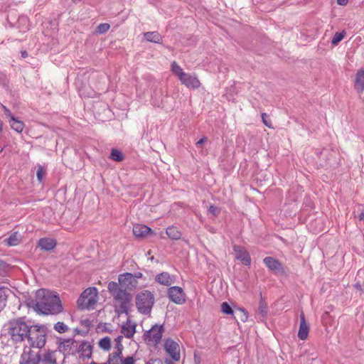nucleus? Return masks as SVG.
Returning <instances> with one entry per match:
<instances>
[{
    "label": "nucleus",
    "instance_id": "f257e3e1",
    "mask_svg": "<svg viewBox=\"0 0 364 364\" xmlns=\"http://www.w3.org/2000/svg\"><path fill=\"white\" fill-rule=\"evenodd\" d=\"M35 308L44 314H57L63 310L59 297L43 289L36 293Z\"/></svg>",
    "mask_w": 364,
    "mask_h": 364
},
{
    "label": "nucleus",
    "instance_id": "f03ea898",
    "mask_svg": "<svg viewBox=\"0 0 364 364\" xmlns=\"http://www.w3.org/2000/svg\"><path fill=\"white\" fill-rule=\"evenodd\" d=\"M29 326L21 318L11 320L7 325V333L14 343H22L27 336Z\"/></svg>",
    "mask_w": 364,
    "mask_h": 364
},
{
    "label": "nucleus",
    "instance_id": "7ed1b4c3",
    "mask_svg": "<svg viewBox=\"0 0 364 364\" xmlns=\"http://www.w3.org/2000/svg\"><path fill=\"white\" fill-rule=\"evenodd\" d=\"M26 339L31 348H43L47 340V329L43 325H31L28 327Z\"/></svg>",
    "mask_w": 364,
    "mask_h": 364
},
{
    "label": "nucleus",
    "instance_id": "20e7f679",
    "mask_svg": "<svg viewBox=\"0 0 364 364\" xmlns=\"http://www.w3.org/2000/svg\"><path fill=\"white\" fill-rule=\"evenodd\" d=\"M171 70L181 84L184 85L188 89L198 90L200 88L201 83L197 76L184 72L176 61L171 63Z\"/></svg>",
    "mask_w": 364,
    "mask_h": 364
},
{
    "label": "nucleus",
    "instance_id": "39448f33",
    "mask_svg": "<svg viewBox=\"0 0 364 364\" xmlns=\"http://www.w3.org/2000/svg\"><path fill=\"white\" fill-rule=\"evenodd\" d=\"M98 290L96 287H88L79 296L77 304L81 309H95L98 301Z\"/></svg>",
    "mask_w": 364,
    "mask_h": 364
},
{
    "label": "nucleus",
    "instance_id": "423d86ee",
    "mask_svg": "<svg viewBox=\"0 0 364 364\" xmlns=\"http://www.w3.org/2000/svg\"><path fill=\"white\" fill-rule=\"evenodd\" d=\"M132 296L126 290L117 293L113 297L115 312L119 316L122 314H128L132 306Z\"/></svg>",
    "mask_w": 364,
    "mask_h": 364
},
{
    "label": "nucleus",
    "instance_id": "0eeeda50",
    "mask_svg": "<svg viewBox=\"0 0 364 364\" xmlns=\"http://www.w3.org/2000/svg\"><path fill=\"white\" fill-rule=\"evenodd\" d=\"M154 304V295L148 290H144L139 292L136 296V305L138 311L141 314H149L151 311Z\"/></svg>",
    "mask_w": 364,
    "mask_h": 364
},
{
    "label": "nucleus",
    "instance_id": "6e6552de",
    "mask_svg": "<svg viewBox=\"0 0 364 364\" xmlns=\"http://www.w3.org/2000/svg\"><path fill=\"white\" fill-rule=\"evenodd\" d=\"M164 332L163 325H154L144 333V341L148 345L156 346L160 343Z\"/></svg>",
    "mask_w": 364,
    "mask_h": 364
},
{
    "label": "nucleus",
    "instance_id": "1a4fd4ad",
    "mask_svg": "<svg viewBox=\"0 0 364 364\" xmlns=\"http://www.w3.org/2000/svg\"><path fill=\"white\" fill-rule=\"evenodd\" d=\"M41 355L33 350L31 346H24L20 356L19 364H39Z\"/></svg>",
    "mask_w": 364,
    "mask_h": 364
},
{
    "label": "nucleus",
    "instance_id": "9d476101",
    "mask_svg": "<svg viewBox=\"0 0 364 364\" xmlns=\"http://www.w3.org/2000/svg\"><path fill=\"white\" fill-rule=\"evenodd\" d=\"M141 277V273L136 274H132L128 272L121 274L118 277L119 284L127 289L132 290L138 286L137 279Z\"/></svg>",
    "mask_w": 364,
    "mask_h": 364
},
{
    "label": "nucleus",
    "instance_id": "9b49d317",
    "mask_svg": "<svg viewBox=\"0 0 364 364\" xmlns=\"http://www.w3.org/2000/svg\"><path fill=\"white\" fill-rule=\"evenodd\" d=\"M164 349L173 361L178 362L181 360V348L178 341L172 338L166 339Z\"/></svg>",
    "mask_w": 364,
    "mask_h": 364
},
{
    "label": "nucleus",
    "instance_id": "f8f14e48",
    "mask_svg": "<svg viewBox=\"0 0 364 364\" xmlns=\"http://www.w3.org/2000/svg\"><path fill=\"white\" fill-rule=\"evenodd\" d=\"M168 295L169 299L176 304H183L186 301V294L180 287H170L168 290Z\"/></svg>",
    "mask_w": 364,
    "mask_h": 364
},
{
    "label": "nucleus",
    "instance_id": "ddd939ff",
    "mask_svg": "<svg viewBox=\"0 0 364 364\" xmlns=\"http://www.w3.org/2000/svg\"><path fill=\"white\" fill-rule=\"evenodd\" d=\"M233 250L235 251V257L237 259L240 260L244 265H250V256L245 247L235 245L234 246Z\"/></svg>",
    "mask_w": 364,
    "mask_h": 364
},
{
    "label": "nucleus",
    "instance_id": "4468645a",
    "mask_svg": "<svg viewBox=\"0 0 364 364\" xmlns=\"http://www.w3.org/2000/svg\"><path fill=\"white\" fill-rule=\"evenodd\" d=\"M264 264L267 268L274 272H284V269L282 264L277 259L272 257H267L263 259Z\"/></svg>",
    "mask_w": 364,
    "mask_h": 364
},
{
    "label": "nucleus",
    "instance_id": "2eb2a0df",
    "mask_svg": "<svg viewBox=\"0 0 364 364\" xmlns=\"http://www.w3.org/2000/svg\"><path fill=\"white\" fill-rule=\"evenodd\" d=\"M136 324L129 318L122 325L121 333L127 338H132L136 333Z\"/></svg>",
    "mask_w": 364,
    "mask_h": 364
},
{
    "label": "nucleus",
    "instance_id": "dca6fc26",
    "mask_svg": "<svg viewBox=\"0 0 364 364\" xmlns=\"http://www.w3.org/2000/svg\"><path fill=\"white\" fill-rule=\"evenodd\" d=\"M60 353L57 350H48L41 356L42 364H58L57 360L60 355Z\"/></svg>",
    "mask_w": 364,
    "mask_h": 364
},
{
    "label": "nucleus",
    "instance_id": "f3484780",
    "mask_svg": "<svg viewBox=\"0 0 364 364\" xmlns=\"http://www.w3.org/2000/svg\"><path fill=\"white\" fill-rule=\"evenodd\" d=\"M309 333V325L305 319V316L303 312L300 314V325L298 332V337L302 341L307 339Z\"/></svg>",
    "mask_w": 364,
    "mask_h": 364
},
{
    "label": "nucleus",
    "instance_id": "a211bd4d",
    "mask_svg": "<svg viewBox=\"0 0 364 364\" xmlns=\"http://www.w3.org/2000/svg\"><path fill=\"white\" fill-rule=\"evenodd\" d=\"M133 234L137 238H144L152 233V230L148 226L142 224H136L133 227Z\"/></svg>",
    "mask_w": 364,
    "mask_h": 364
},
{
    "label": "nucleus",
    "instance_id": "6ab92c4d",
    "mask_svg": "<svg viewBox=\"0 0 364 364\" xmlns=\"http://www.w3.org/2000/svg\"><path fill=\"white\" fill-rule=\"evenodd\" d=\"M57 245L55 240L50 237L41 238L38 240V245L42 250L45 251L53 250Z\"/></svg>",
    "mask_w": 364,
    "mask_h": 364
},
{
    "label": "nucleus",
    "instance_id": "aec40b11",
    "mask_svg": "<svg viewBox=\"0 0 364 364\" xmlns=\"http://www.w3.org/2000/svg\"><path fill=\"white\" fill-rule=\"evenodd\" d=\"M155 280L164 286H170L174 282V277L168 272H162L156 276Z\"/></svg>",
    "mask_w": 364,
    "mask_h": 364
},
{
    "label": "nucleus",
    "instance_id": "412c9836",
    "mask_svg": "<svg viewBox=\"0 0 364 364\" xmlns=\"http://www.w3.org/2000/svg\"><path fill=\"white\" fill-rule=\"evenodd\" d=\"M92 353V346L88 342H82L78 348V353L80 357L89 358L91 357Z\"/></svg>",
    "mask_w": 364,
    "mask_h": 364
},
{
    "label": "nucleus",
    "instance_id": "4be33fe9",
    "mask_svg": "<svg viewBox=\"0 0 364 364\" xmlns=\"http://www.w3.org/2000/svg\"><path fill=\"white\" fill-rule=\"evenodd\" d=\"M122 351L115 350L114 352L109 354L107 364H122L124 363Z\"/></svg>",
    "mask_w": 364,
    "mask_h": 364
},
{
    "label": "nucleus",
    "instance_id": "5701e85b",
    "mask_svg": "<svg viewBox=\"0 0 364 364\" xmlns=\"http://www.w3.org/2000/svg\"><path fill=\"white\" fill-rule=\"evenodd\" d=\"M166 233L170 239L175 240H180L182 236L181 230L173 225L167 228Z\"/></svg>",
    "mask_w": 364,
    "mask_h": 364
},
{
    "label": "nucleus",
    "instance_id": "b1692460",
    "mask_svg": "<svg viewBox=\"0 0 364 364\" xmlns=\"http://www.w3.org/2000/svg\"><path fill=\"white\" fill-rule=\"evenodd\" d=\"M144 36L147 41L156 43H159L162 40L161 34L157 31L144 33Z\"/></svg>",
    "mask_w": 364,
    "mask_h": 364
},
{
    "label": "nucleus",
    "instance_id": "393cba45",
    "mask_svg": "<svg viewBox=\"0 0 364 364\" xmlns=\"http://www.w3.org/2000/svg\"><path fill=\"white\" fill-rule=\"evenodd\" d=\"M98 346L104 351H109L112 348V339L109 336H105L98 341Z\"/></svg>",
    "mask_w": 364,
    "mask_h": 364
},
{
    "label": "nucleus",
    "instance_id": "a878e982",
    "mask_svg": "<svg viewBox=\"0 0 364 364\" xmlns=\"http://www.w3.org/2000/svg\"><path fill=\"white\" fill-rule=\"evenodd\" d=\"M9 124L12 129L16 131L18 133H21L23 132L24 128V123L18 120L16 117H11V120H9Z\"/></svg>",
    "mask_w": 364,
    "mask_h": 364
},
{
    "label": "nucleus",
    "instance_id": "bb28decb",
    "mask_svg": "<svg viewBox=\"0 0 364 364\" xmlns=\"http://www.w3.org/2000/svg\"><path fill=\"white\" fill-rule=\"evenodd\" d=\"M355 85L357 90L364 89V70H360L357 73L355 81Z\"/></svg>",
    "mask_w": 364,
    "mask_h": 364
},
{
    "label": "nucleus",
    "instance_id": "cd10ccee",
    "mask_svg": "<svg viewBox=\"0 0 364 364\" xmlns=\"http://www.w3.org/2000/svg\"><path fill=\"white\" fill-rule=\"evenodd\" d=\"M9 289L4 288L0 290V312L4 309L6 305V300L8 297V292Z\"/></svg>",
    "mask_w": 364,
    "mask_h": 364
},
{
    "label": "nucleus",
    "instance_id": "c85d7f7f",
    "mask_svg": "<svg viewBox=\"0 0 364 364\" xmlns=\"http://www.w3.org/2000/svg\"><path fill=\"white\" fill-rule=\"evenodd\" d=\"M110 159L114 161H122L124 159V154L117 149H112L110 154Z\"/></svg>",
    "mask_w": 364,
    "mask_h": 364
},
{
    "label": "nucleus",
    "instance_id": "c756f323",
    "mask_svg": "<svg viewBox=\"0 0 364 364\" xmlns=\"http://www.w3.org/2000/svg\"><path fill=\"white\" fill-rule=\"evenodd\" d=\"M107 289L112 297H114L117 293L124 291L119 287V284L115 282H110L108 284Z\"/></svg>",
    "mask_w": 364,
    "mask_h": 364
},
{
    "label": "nucleus",
    "instance_id": "7c9ffc66",
    "mask_svg": "<svg viewBox=\"0 0 364 364\" xmlns=\"http://www.w3.org/2000/svg\"><path fill=\"white\" fill-rule=\"evenodd\" d=\"M20 242L17 232L12 234L9 238L5 240V242L8 246H16Z\"/></svg>",
    "mask_w": 364,
    "mask_h": 364
},
{
    "label": "nucleus",
    "instance_id": "2f4dec72",
    "mask_svg": "<svg viewBox=\"0 0 364 364\" xmlns=\"http://www.w3.org/2000/svg\"><path fill=\"white\" fill-rule=\"evenodd\" d=\"M346 32L343 31L342 32H337L334 34L331 43L333 46H336L338 44L339 42H341L343 38L345 37Z\"/></svg>",
    "mask_w": 364,
    "mask_h": 364
},
{
    "label": "nucleus",
    "instance_id": "473e14b6",
    "mask_svg": "<svg viewBox=\"0 0 364 364\" xmlns=\"http://www.w3.org/2000/svg\"><path fill=\"white\" fill-rule=\"evenodd\" d=\"M236 313L237 314V316L239 317V319L242 322H246L247 321L248 314L245 309L237 308L236 309Z\"/></svg>",
    "mask_w": 364,
    "mask_h": 364
},
{
    "label": "nucleus",
    "instance_id": "72a5a7b5",
    "mask_svg": "<svg viewBox=\"0 0 364 364\" xmlns=\"http://www.w3.org/2000/svg\"><path fill=\"white\" fill-rule=\"evenodd\" d=\"M110 28V25L107 23H100L97 26V27L95 29V33L98 34H103L109 31Z\"/></svg>",
    "mask_w": 364,
    "mask_h": 364
},
{
    "label": "nucleus",
    "instance_id": "f704fd0d",
    "mask_svg": "<svg viewBox=\"0 0 364 364\" xmlns=\"http://www.w3.org/2000/svg\"><path fill=\"white\" fill-rule=\"evenodd\" d=\"M54 329L60 333H63L68 331V327L63 322L58 321L55 324Z\"/></svg>",
    "mask_w": 364,
    "mask_h": 364
},
{
    "label": "nucleus",
    "instance_id": "c9c22d12",
    "mask_svg": "<svg viewBox=\"0 0 364 364\" xmlns=\"http://www.w3.org/2000/svg\"><path fill=\"white\" fill-rule=\"evenodd\" d=\"M46 168H44V166H43L42 165H38L37 172H36V176H37L38 181L40 183L42 182L43 177L46 176Z\"/></svg>",
    "mask_w": 364,
    "mask_h": 364
},
{
    "label": "nucleus",
    "instance_id": "e433bc0d",
    "mask_svg": "<svg viewBox=\"0 0 364 364\" xmlns=\"http://www.w3.org/2000/svg\"><path fill=\"white\" fill-rule=\"evenodd\" d=\"M122 340H123V336H119L114 339L115 350L122 351V350H123V345L122 343Z\"/></svg>",
    "mask_w": 364,
    "mask_h": 364
},
{
    "label": "nucleus",
    "instance_id": "4c0bfd02",
    "mask_svg": "<svg viewBox=\"0 0 364 364\" xmlns=\"http://www.w3.org/2000/svg\"><path fill=\"white\" fill-rule=\"evenodd\" d=\"M221 309H222L223 313H224L225 314H232V313H233V311H232L231 306L227 302L222 303Z\"/></svg>",
    "mask_w": 364,
    "mask_h": 364
},
{
    "label": "nucleus",
    "instance_id": "58836bf2",
    "mask_svg": "<svg viewBox=\"0 0 364 364\" xmlns=\"http://www.w3.org/2000/svg\"><path fill=\"white\" fill-rule=\"evenodd\" d=\"M74 341L71 339H67L65 340L63 342L60 344V350H63L64 351L67 350L68 348H70L71 346L73 344Z\"/></svg>",
    "mask_w": 364,
    "mask_h": 364
},
{
    "label": "nucleus",
    "instance_id": "ea45409f",
    "mask_svg": "<svg viewBox=\"0 0 364 364\" xmlns=\"http://www.w3.org/2000/svg\"><path fill=\"white\" fill-rule=\"evenodd\" d=\"M268 118L269 116L266 113L262 114V119L264 124L270 129H274L271 120L269 119Z\"/></svg>",
    "mask_w": 364,
    "mask_h": 364
},
{
    "label": "nucleus",
    "instance_id": "a19ab883",
    "mask_svg": "<svg viewBox=\"0 0 364 364\" xmlns=\"http://www.w3.org/2000/svg\"><path fill=\"white\" fill-rule=\"evenodd\" d=\"M122 364H138L137 359L134 355H129L124 358Z\"/></svg>",
    "mask_w": 364,
    "mask_h": 364
},
{
    "label": "nucleus",
    "instance_id": "79ce46f5",
    "mask_svg": "<svg viewBox=\"0 0 364 364\" xmlns=\"http://www.w3.org/2000/svg\"><path fill=\"white\" fill-rule=\"evenodd\" d=\"M208 212L214 216H217L219 213L218 208L213 205L209 207Z\"/></svg>",
    "mask_w": 364,
    "mask_h": 364
},
{
    "label": "nucleus",
    "instance_id": "37998d69",
    "mask_svg": "<svg viewBox=\"0 0 364 364\" xmlns=\"http://www.w3.org/2000/svg\"><path fill=\"white\" fill-rule=\"evenodd\" d=\"M2 107L4 109V113L7 117L10 118V120H11V117H14L12 114L11 111L4 105H2Z\"/></svg>",
    "mask_w": 364,
    "mask_h": 364
},
{
    "label": "nucleus",
    "instance_id": "c03bdc74",
    "mask_svg": "<svg viewBox=\"0 0 364 364\" xmlns=\"http://www.w3.org/2000/svg\"><path fill=\"white\" fill-rule=\"evenodd\" d=\"M207 141V137L204 136L196 142V146H200Z\"/></svg>",
    "mask_w": 364,
    "mask_h": 364
},
{
    "label": "nucleus",
    "instance_id": "a18cd8bd",
    "mask_svg": "<svg viewBox=\"0 0 364 364\" xmlns=\"http://www.w3.org/2000/svg\"><path fill=\"white\" fill-rule=\"evenodd\" d=\"M348 2V0H337V3L341 6H346Z\"/></svg>",
    "mask_w": 364,
    "mask_h": 364
},
{
    "label": "nucleus",
    "instance_id": "49530a36",
    "mask_svg": "<svg viewBox=\"0 0 364 364\" xmlns=\"http://www.w3.org/2000/svg\"><path fill=\"white\" fill-rule=\"evenodd\" d=\"M5 267V263L0 259V274H1V272L4 270Z\"/></svg>",
    "mask_w": 364,
    "mask_h": 364
},
{
    "label": "nucleus",
    "instance_id": "de8ad7c7",
    "mask_svg": "<svg viewBox=\"0 0 364 364\" xmlns=\"http://www.w3.org/2000/svg\"><path fill=\"white\" fill-rule=\"evenodd\" d=\"M21 54L22 58H23L28 57V53L26 50H22L21 52Z\"/></svg>",
    "mask_w": 364,
    "mask_h": 364
},
{
    "label": "nucleus",
    "instance_id": "09e8293b",
    "mask_svg": "<svg viewBox=\"0 0 364 364\" xmlns=\"http://www.w3.org/2000/svg\"><path fill=\"white\" fill-rule=\"evenodd\" d=\"M265 306H263V304L261 302L259 306V309L261 310V312H265Z\"/></svg>",
    "mask_w": 364,
    "mask_h": 364
},
{
    "label": "nucleus",
    "instance_id": "8fccbe9b",
    "mask_svg": "<svg viewBox=\"0 0 364 364\" xmlns=\"http://www.w3.org/2000/svg\"><path fill=\"white\" fill-rule=\"evenodd\" d=\"M154 105L156 106V107H161L162 105V102H154Z\"/></svg>",
    "mask_w": 364,
    "mask_h": 364
},
{
    "label": "nucleus",
    "instance_id": "3c124183",
    "mask_svg": "<svg viewBox=\"0 0 364 364\" xmlns=\"http://www.w3.org/2000/svg\"><path fill=\"white\" fill-rule=\"evenodd\" d=\"M2 129H3V122L0 119V132H2Z\"/></svg>",
    "mask_w": 364,
    "mask_h": 364
},
{
    "label": "nucleus",
    "instance_id": "603ef678",
    "mask_svg": "<svg viewBox=\"0 0 364 364\" xmlns=\"http://www.w3.org/2000/svg\"><path fill=\"white\" fill-rule=\"evenodd\" d=\"M364 217V215L363 214H360V219L362 220Z\"/></svg>",
    "mask_w": 364,
    "mask_h": 364
},
{
    "label": "nucleus",
    "instance_id": "864d4df0",
    "mask_svg": "<svg viewBox=\"0 0 364 364\" xmlns=\"http://www.w3.org/2000/svg\"><path fill=\"white\" fill-rule=\"evenodd\" d=\"M72 1L75 2V1H80V0H72Z\"/></svg>",
    "mask_w": 364,
    "mask_h": 364
},
{
    "label": "nucleus",
    "instance_id": "5fc2aeb1",
    "mask_svg": "<svg viewBox=\"0 0 364 364\" xmlns=\"http://www.w3.org/2000/svg\"><path fill=\"white\" fill-rule=\"evenodd\" d=\"M4 287H0V290H1L2 289H4Z\"/></svg>",
    "mask_w": 364,
    "mask_h": 364
},
{
    "label": "nucleus",
    "instance_id": "6e6d98bb",
    "mask_svg": "<svg viewBox=\"0 0 364 364\" xmlns=\"http://www.w3.org/2000/svg\"><path fill=\"white\" fill-rule=\"evenodd\" d=\"M146 364H151L149 362L146 363Z\"/></svg>",
    "mask_w": 364,
    "mask_h": 364
}]
</instances>
